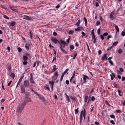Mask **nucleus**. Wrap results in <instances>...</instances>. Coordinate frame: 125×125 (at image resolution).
I'll return each instance as SVG.
<instances>
[{
  "instance_id": "obj_1",
  "label": "nucleus",
  "mask_w": 125,
  "mask_h": 125,
  "mask_svg": "<svg viewBox=\"0 0 125 125\" xmlns=\"http://www.w3.org/2000/svg\"><path fill=\"white\" fill-rule=\"evenodd\" d=\"M25 103H22L19 105L17 107L16 111L18 113H21L24 109V107L25 106Z\"/></svg>"
},
{
  "instance_id": "obj_2",
  "label": "nucleus",
  "mask_w": 125,
  "mask_h": 125,
  "mask_svg": "<svg viewBox=\"0 0 125 125\" xmlns=\"http://www.w3.org/2000/svg\"><path fill=\"white\" fill-rule=\"evenodd\" d=\"M51 40L55 44H57L59 43V41L55 37H52L51 38Z\"/></svg>"
},
{
  "instance_id": "obj_3",
  "label": "nucleus",
  "mask_w": 125,
  "mask_h": 125,
  "mask_svg": "<svg viewBox=\"0 0 125 125\" xmlns=\"http://www.w3.org/2000/svg\"><path fill=\"white\" fill-rule=\"evenodd\" d=\"M23 84L24 86L25 87H29L30 85V83L29 81L28 80H25L24 81Z\"/></svg>"
},
{
  "instance_id": "obj_4",
  "label": "nucleus",
  "mask_w": 125,
  "mask_h": 125,
  "mask_svg": "<svg viewBox=\"0 0 125 125\" xmlns=\"http://www.w3.org/2000/svg\"><path fill=\"white\" fill-rule=\"evenodd\" d=\"M31 101V98L28 96L24 98V100L23 103H25V105L27 102H30Z\"/></svg>"
},
{
  "instance_id": "obj_5",
  "label": "nucleus",
  "mask_w": 125,
  "mask_h": 125,
  "mask_svg": "<svg viewBox=\"0 0 125 125\" xmlns=\"http://www.w3.org/2000/svg\"><path fill=\"white\" fill-rule=\"evenodd\" d=\"M83 76L84 77L83 78V83H85L86 82H87V81H86V80L87 79H88L89 80V77L87 75H83Z\"/></svg>"
},
{
  "instance_id": "obj_6",
  "label": "nucleus",
  "mask_w": 125,
  "mask_h": 125,
  "mask_svg": "<svg viewBox=\"0 0 125 125\" xmlns=\"http://www.w3.org/2000/svg\"><path fill=\"white\" fill-rule=\"evenodd\" d=\"M115 14V12L114 11H113L111 13L110 15V17L111 19L112 20H114L115 18L114 16V15Z\"/></svg>"
},
{
  "instance_id": "obj_7",
  "label": "nucleus",
  "mask_w": 125,
  "mask_h": 125,
  "mask_svg": "<svg viewBox=\"0 0 125 125\" xmlns=\"http://www.w3.org/2000/svg\"><path fill=\"white\" fill-rule=\"evenodd\" d=\"M92 39H93L94 40L93 41V42L94 43H95L96 42V40L97 37L95 36V35H92Z\"/></svg>"
},
{
  "instance_id": "obj_8",
  "label": "nucleus",
  "mask_w": 125,
  "mask_h": 125,
  "mask_svg": "<svg viewBox=\"0 0 125 125\" xmlns=\"http://www.w3.org/2000/svg\"><path fill=\"white\" fill-rule=\"evenodd\" d=\"M30 44L29 43H27L25 45V47L26 49L29 50L30 47Z\"/></svg>"
},
{
  "instance_id": "obj_9",
  "label": "nucleus",
  "mask_w": 125,
  "mask_h": 125,
  "mask_svg": "<svg viewBox=\"0 0 125 125\" xmlns=\"http://www.w3.org/2000/svg\"><path fill=\"white\" fill-rule=\"evenodd\" d=\"M106 54H105L102 57V60H107V58L106 56Z\"/></svg>"
},
{
  "instance_id": "obj_10",
  "label": "nucleus",
  "mask_w": 125,
  "mask_h": 125,
  "mask_svg": "<svg viewBox=\"0 0 125 125\" xmlns=\"http://www.w3.org/2000/svg\"><path fill=\"white\" fill-rule=\"evenodd\" d=\"M83 111H81V114L80 115V122L81 123L83 120Z\"/></svg>"
},
{
  "instance_id": "obj_11",
  "label": "nucleus",
  "mask_w": 125,
  "mask_h": 125,
  "mask_svg": "<svg viewBox=\"0 0 125 125\" xmlns=\"http://www.w3.org/2000/svg\"><path fill=\"white\" fill-rule=\"evenodd\" d=\"M21 93H23L25 91L24 87L23 86H22L21 87Z\"/></svg>"
},
{
  "instance_id": "obj_12",
  "label": "nucleus",
  "mask_w": 125,
  "mask_h": 125,
  "mask_svg": "<svg viewBox=\"0 0 125 125\" xmlns=\"http://www.w3.org/2000/svg\"><path fill=\"white\" fill-rule=\"evenodd\" d=\"M30 80L31 83H33L34 84L35 83V82L33 80V77L32 75H31V76Z\"/></svg>"
},
{
  "instance_id": "obj_13",
  "label": "nucleus",
  "mask_w": 125,
  "mask_h": 125,
  "mask_svg": "<svg viewBox=\"0 0 125 125\" xmlns=\"http://www.w3.org/2000/svg\"><path fill=\"white\" fill-rule=\"evenodd\" d=\"M83 29V27H78L77 29H75V31H79L80 30H82Z\"/></svg>"
},
{
  "instance_id": "obj_14",
  "label": "nucleus",
  "mask_w": 125,
  "mask_h": 125,
  "mask_svg": "<svg viewBox=\"0 0 125 125\" xmlns=\"http://www.w3.org/2000/svg\"><path fill=\"white\" fill-rule=\"evenodd\" d=\"M22 59L24 61H26L28 60V57L24 55Z\"/></svg>"
},
{
  "instance_id": "obj_15",
  "label": "nucleus",
  "mask_w": 125,
  "mask_h": 125,
  "mask_svg": "<svg viewBox=\"0 0 125 125\" xmlns=\"http://www.w3.org/2000/svg\"><path fill=\"white\" fill-rule=\"evenodd\" d=\"M59 43L60 45H61V44L65 45L66 44V43L65 42L62 40H61L60 42H59Z\"/></svg>"
},
{
  "instance_id": "obj_16",
  "label": "nucleus",
  "mask_w": 125,
  "mask_h": 125,
  "mask_svg": "<svg viewBox=\"0 0 125 125\" xmlns=\"http://www.w3.org/2000/svg\"><path fill=\"white\" fill-rule=\"evenodd\" d=\"M39 99L41 100H42V101H45V99L44 97L42 96H41L40 95V96H39Z\"/></svg>"
},
{
  "instance_id": "obj_17",
  "label": "nucleus",
  "mask_w": 125,
  "mask_h": 125,
  "mask_svg": "<svg viewBox=\"0 0 125 125\" xmlns=\"http://www.w3.org/2000/svg\"><path fill=\"white\" fill-rule=\"evenodd\" d=\"M31 17L28 16V17H24L23 18V19L24 20H32L30 18Z\"/></svg>"
},
{
  "instance_id": "obj_18",
  "label": "nucleus",
  "mask_w": 125,
  "mask_h": 125,
  "mask_svg": "<svg viewBox=\"0 0 125 125\" xmlns=\"http://www.w3.org/2000/svg\"><path fill=\"white\" fill-rule=\"evenodd\" d=\"M23 93L25 94V95L26 96V97L30 95V93L28 92L25 91Z\"/></svg>"
},
{
  "instance_id": "obj_19",
  "label": "nucleus",
  "mask_w": 125,
  "mask_h": 125,
  "mask_svg": "<svg viewBox=\"0 0 125 125\" xmlns=\"http://www.w3.org/2000/svg\"><path fill=\"white\" fill-rule=\"evenodd\" d=\"M10 76L13 79H14L15 77V75L13 73H12L10 75Z\"/></svg>"
},
{
  "instance_id": "obj_20",
  "label": "nucleus",
  "mask_w": 125,
  "mask_h": 125,
  "mask_svg": "<svg viewBox=\"0 0 125 125\" xmlns=\"http://www.w3.org/2000/svg\"><path fill=\"white\" fill-rule=\"evenodd\" d=\"M65 95L66 97V98L67 99V100L68 102H69L70 101V98L69 96H68L66 94H65Z\"/></svg>"
},
{
  "instance_id": "obj_21",
  "label": "nucleus",
  "mask_w": 125,
  "mask_h": 125,
  "mask_svg": "<svg viewBox=\"0 0 125 125\" xmlns=\"http://www.w3.org/2000/svg\"><path fill=\"white\" fill-rule=\"evenodd\" d=\"M24 55L25 56H26L27 57H31V56L29 53H25Z\"/></svg>"
},
{
  "instance_id": "obj_22",
  "label": "nucleus",
  "mask_w": 125,
  "mask_h": 125,
  "mask_svg": "<svg viewBox=\"0 0 125 125\" xmlns=\"http://www.w3.org/2000/svg\"><path fill=\"white\" fill-rule=\"evenodd\" d=\"M84 21H85V25L86 26H87V20L86 19L85 17H84Z\"/></svg>"
},
{
  "instance_id": "obj_23",
  "label": "nucleus",
  "mask_w": 125,
  "mask_h": 125,
  "mask_svg": "<svg viewBox=\"0 0 125 125\" xmlns=\"http://www.w3.org/2000/svg\"><path fill=\"white\" fill-rule=\"evenodd\" d=\"M56 66L55 65H54L53 66V70L52 72H54L58 69V68H56Z\"/></svg>"
},
{
  "instance_id": "obj_24",
  "label": "nucleus",
  "mask_w": 125,
  "mask_h": 125,
  "mask_svg": "<svg viewBox=\"0 0 125 125\" xmlns=\"http://www.w3.org/2000/svg\"><path fill=\"white\" fill-rule=\"evenodd\" d=\"M55 82H54L53 81H49V84H51L52 86L53 85Z\"/></svg>"
},
{
  "instance_id": "obj_25",
  "label": "nucleus",
  "mask_w": 125,
  "mask_h": 125,
  "mask_svg": "<svg viewBox=\"0 0 125 125\" xmlns=\"http://www.w3.org/2000/svg\"><path fill=\"white\" fill-rule=\"evenodd\" d=\"M80 23V20H78V22L75 25H77V26H79V24Z\"/></svg>"
},
{
  "instance_id": "obj_26",
  "label": "nucleus",
  "mask_w": 125,
  "mask_h": 125,
  "mask_svg": "<svg viewBox=\"0 0 125 125\" xmlns=\"http://www.w3.org/2000/svg\"><path fill=\"white\" fill-rule=\"evenodd\" d=\"M118 43V42H116L113 43L112 46V47H113L115 46H116L117 44Z\"/></svg>"
},
{
  "instance_id": "obj_27",
  "label": "nucleus",
  "mask_w": 125,
  "mask_h": 125,
  "mask_svg": "<svg viewBox=\"0 0 125 125\" xmlns=\"http://www.w3.org/2000/svg\"><path fill=\"white\" fill-rule=\"evenodd\" d=\"M115 29L116 30V31H117L118 32H119V29L117 26L115 25Z\"/></svg>"
},
{
  "instance_id": "obj_28",
  "label": "nucleus",
  "mask_w": 125,
  "mask_h": 125,
  "mask_svg": "<svg viewBox=\"0 0 125 125\" xmlns=\"http://www.w3.org/2000/svg\"><path fill=\"white\" fill-rule=\"evenodd\" d=\"M60 48L61 49L62 52H63L66 54H67V52H66L65 51V50L63 49L62 48H61V47H60Z\"/></svg>"
},
{
  "instance_id": "obj_29",
  "label": "nucleus",
  "mask_w": 125,
  "mask_h": 125,
  "mask_svg": "<svg viewBox=\"0 0 125 125\" xmlns=\"http://www.w3.org/2000/svg\"><path fill=\"white\" fill-rule=\"evenodd\" d=\"M15 24V22H11L10 24V26H14Z\"/></svg>"
},
{
  "instance_id": "obj_30",
  "label": "nucleus",
  "mask_w": 125,
  "mask_h": 125,
  "mask_svg": "<svg viewBox=\"0 0 125 125\" xmlns=\"http://www.w3.org/2000/svg\"><path fill=\"white\" fill-rule=\"evenodd\" d=\"M74 111L75 114H77L79 112L78 108H77V109H75Z\"/></svg>"
},
{
  "instance_id": "obj_31",
  "label": "nucleus",
  "mask_w": 125,
  "mask_h": 125,
  "mask_svg": "<svg viewBox=\"0 0 125 125\" xmlns=\"http://www.w3.org/2000/svg\"><path fill=\"white\" fill-rule=\"evenodd\" d=\"M88 96H87L86 95L84 98L85 102V103H86V102H87V100L88 99Z\"/></svg>"
},
{
  "instance_id": "obj_32",
  "label": "nucleus",
  "mask_w": 125,
  "mask_h": 125,
  "mask_svg": "<svg viewBox=\"0 0 125 125\" xmlns=\"http://www.w3.org/2000/svg\"><path fill=\"white\" fill-rule=\"evenodd\" d=\"M77 55V53H74L73 54V59H75Z\"/></svg>"
},
{
  "instance_id": "obj_33",
  "label": "nucleus",
  "mask_w": 125,
  "mask_h": 125,
  "mask_svg": "<svg viewBox=\"0 0 125 125\" xmlns=\"http://www.w3.org/2000/svg\"><path fill=\"white\" fill-rule=\"evenodd\" d=\"M122 52L123 51L121 49H119L118 50V52L119 54H121Z\"/></svg>"
},
{
  "instance_id": "obj_34",
  "label": "nucleus",
  "mask_w": 125,
  "mask_h": 125,
  "mask_svg": "<svg viewBox=\"0 0 125 125\" xmlns=\"http://www.w3.org/2000/svg\"><path fill=\"white\" fill-rule=\"evenodd\" d=\"M3 17L9 20V17L6 15H3Z\"/></svg>"
},
{
  "instance_id": "obj_35",
  "label": "nucleus",
  "mask_w": 125,
  "mask_h": 125,
  "mask_svg": "<svg viewBox=\"0 0 125 125\" xmlns=\"http://www.w3.org/2000/svg\"><path fill=\"white\" fill-rule=\"evenodd\" d=\"M100 23V22L99 21H97L96 22V25L97 26L99 25Z\"/></svg>"
},
{
  "instance_id": "obj_36",
  "label": "nucleus",
  "mask_w": 125,
  "mask_h": 125,
  "mask_svg": "<svg viewBox=\"0 0 125 125\" xmlns=\"http://www.w3.org/2000/svg\"><path fill=\"white\" fill-rule=\"evenodd\" d=\"M121 34L123 36H124L125 35V31H122L121 33Z\"/></svg>"
},
{
  "instance_id": "obj_37",
  "label": "nucleus",
  "mask_w": 125,
  "mask_h": 125,
  "mask_svg": "<svg viewBox=\"0 0 125 125\" xmlns=\"http://www.w3.org/2000/svg\"><path fill=\"white\" fill-rule=\"evenodd\" d=\"M100 28H99L97 31V33L98 35H99L100 33Z\"/></svg>"
},
{
  "instance_id": "obj_38",
  "label": "nucleus",
  "mask_w": 125,
  "mask_h": 125,
  "mask_svg": "<svg viewBox=\"0 0 125 125\" xmlns=\"http://www.w3.org/2000/svg\"><path fill=\"white\" fill-rule=\"evenodd\" d=\"M74 31H70L69 32V34H73V33Z\"/></svg>"
},
{
  "instance_id": "obj_39",
  "label": "nucleus",
  "mask_w": 125,
  "mask_h": 125,
  "mask_svg": "<svg viewBox=\"0 0 125 125\" xmlns=\"http://www.w3.org/2000/svg\"><path fill=\"white\" fill-rule=\"evenodd\" d=\"M18 50L19 52H21V51L22 50L21 48L20 47H18Z\"/></svg>"
},
{
  "instance_id": "obj_40",
  "label": "nucleus",
  "mask_w": 125,
  "mask_h": 125,
  "mask_svg": "<svg viewBox=\"0 0 125 125\" xmlns=\"http://www.w3.org/2000/svg\"><path fill=\"white\" fill-rule=\"evenodd\" d=\"M75 76V75H73L72 77H71V78L70 80V82L74 78Z\"/></svg>"
},
{
  "instance_id": "obj_41",
  "label": "nucleus",
  "mask_w": 125,
  "mask_h": 125,
  "mask_svg": "<svg viewBox=\"0 0 125 125\" xmlns=\"http://www.w3.org/2000/svg\"><path fill=\"white\" fill-rule=\"evenodd\" d=\"M105 103L107 105H108V106H111V105L109 104L108 101L106 100L105 101Z\"/></svg>"
},
{
  "instance_id": "obj_42",
  "label": "nucleus",
  "mask_w": 125,
  "mask_h": 125,
  "mask_svg": "<svg viewBox=\"0 0 125 125\" xmlns=\"http://www.w3.org/2000/svg\"><path fill=\"white\" fill-rule=\"evenodd\" d=\"M110 117L113 118H115V116L114 115H112L110 116Z\"/></svg>"
},
{
  "instance_id": "obj_43",
  "label": "nucleus",
  "mask_w": 125,
  "mask_h": 125,
  "mask_svg": "<svg viewBox=\"0 0 125 125\" xmlns=\"http://www.w3.org/2000/svg\"><path fill=\"white\" fill-rule=\"evenodd\" d=\"M54 75L55 76H58V72L57 71L55 73Z\"/></svg>"
},
{
  "instance_id": "obj_44",
  "label": "nucleus",
  "mask_w": 125,
  "mask_h": 125,
  "mask_svg": "<svg viewBox=\"0 0 125 125\" xmlns=\"http://www.w3.org/2000/svg\"><path fill=\"white\" fill-rule=\"evenodd\" d=\"M53 35L55 36H56L57 35V33L55 31H54L53 33Z\"/></svg>"
},
{
  "instance_id": "obj_45",
  "label": "nucleus",
  "mask_w": 125,
  "mask_h": 125,
  "mask_svg": "<svg viewBox=\"0 0 125 125\" xmlns=\"http://www.w3.org/2000/svg\"><path fill=\"white\" fill-rule=\"evenodd\" d=\"M108 35V33L106 32L104 33L103 35L104 36H107Z\"/></svg>"
},
{
  "instance_id": "obj_46",
  "label": "nucleus",
  "mask_w": 125,
  "mask_h": 125,
  "mask_svg": "<svg viewBox=\"0 0 125 125\" xmlns=\"http://www.w3.org/2000/svg\"><path fill=\"white\" fill-rule=\"evenodd\" d=\"M113 85L116 88H117L118 87V86L115 83H114Z\"/></svg>"
},
{
  "instance_id": "obj_47",
  "label": "nucleus",
  "mask_w": 125,
  "mask_h": 125,
  "mask_svg": "<svg viewBox=\"0 0 125 125\" xmlns=\"http://www.w3.org/2000/svg\"><path fill=\"white\" fill-rule=\"evenodd\" d=\"M113 47L112 46L108 47L107 49V51H108L109 50L111 49Z\"/></svg>"
},
{
  "instance_id": "obj_48",
  "label": "nucleus",
  "mask_w": 125,
  "mask_h": 125,
  "mask_svg": "<svg viewBox=\"0 0 125 125\" xmlns=\"http://www.w3.org/2000/svg\"><path fill=\"white\" fill-rule=\"evenodd\" d=\"M109 63L111 64L112 65H114V64L112 62V61H109Z\"/></svg>"
},
{
  "instance_id": "obj_49",
  "label": "nucleus",
  "mask_w": 125,
  "mask_h": 125,
  "mask_svg": "<svg viewBox=\"0 0 125 125\" xmlns=\"http://www.w3.org/2000/svg\"><path fill=\"white\" fill-rule=\"evenodd\" d=\"M110 122L111 123H112L113 125H114L115 124V123L113 120H111Z\"/></svg>"
},
{
  "instance_id": "obj_50",
  "label": "nucleus",
  "mask_w": 125,
  "mask_h": 125,
  "mask_svg": "<svg viewBox=\"0 0 125 125\" xmlns=\"http://www.w3.org/2000/svg\"><path fill=\"white\" fill-rule=\"evenodd\" d=\"M28 62L27 61H25L23 62V63L24 65H26L27 64Z\"/></svg>"
},
{
  "instance_id": "obj_51",
  "label": "nucleus",
  "mask_w": 125,
  "mask_h": 125,
  "mask_svg": "<svg viewBox=\"0 0 125 125\" xmlns=\"http://www.w3.org/2000/svg\"><path fill=\"white\" fill-rule=\"evenodd\" d=\"M69 69H66V70L64 71V73H65V74L67 73V72L68 71Z\"/></svg>"
},
{
  "instance_id": "obj_52",
  "label": "nucleus",
  "mask_w": 125,
  "mask_h": 125,
  "mask_svg": "<svg viewBox=\"0 0 125 125\" xmlns=\"http://www.w3.org/2000/svg\"><path fill=\"white\" fill-rule=\"evenodd\" d=\"M11 10L14 11L16 12H18V11H16V10L15 9L13 8V9H11Z\"/></svg>"
},
{
  "instance_id": "obj_53",
  "label": "nucleus",
  "mask_w": 125,
  "mask_h": 125,
  "mask_svg": "<svg viewBox=\"0 0 125 125\" xmlns=\"http://www.w3.org/2000/svg\"><path fill=\"white\" fill-rule=\"evenodd\" d=\"M100 37L102 40H103L104 39V36L103 35H100Z\"/></svg>"
},
{
  "instance_id": "obj_54",
  "label": "nucleus",
  "mask_w": 125,
  "mask_h": 125,
  "mask_svg": "<svg viewBox=\"0 0 125 125\" xmlns=\"http://www.w3.org/2000/svg\"><path fill=\"white\" fill-rule=\"evenodd\" d=\"M94 30L93 29V30H92L91 31V34H92V35H95L94 33Z\"/></svg>"
},
{
  "instance_id": "obj_55",
  "label": "nucleus",
  "mask_w": 125,
  "mask_h": 125,
  "mask_svg": "<svg viewBox=\"0 0 125 125\" xmlns=\"http://www.w3.org/2000/svg\"><path fill=\"white\" fill-rule=\"evenodd\" d=\"M45 88L46 89H47L48 91L50 90V88L49 87H48L47 86H46L45 87Z\"/></svg>"
},
{
  "instance_id": "obj_56",
  "label": "nucleus",
  "mask_w": 125,
  "mask_h": 125,
  "mask_svg": "<svg viewBox=\"0 0 125 125\" xmlns=\"http://www.w3.org/2000/svg\"><path fill=\"white\" fill-rule=\"evenodd\" d=\"M65 83H66L67 84V85L69 83V81L68 80H66V81Z\"/></svg>"
},
{
  "instance_id": "obj_57",
  "label": "nucleus",
  "mask_w": 125,
  "mask_h": 125,
  "mask_svg": "<svg viewBox=\"0 0 125 125\" xmlns=\"http://www.w3.org/2000/svg\"><path fill=\"white\" fill-rule=\"evenodd\" d=\"M70 48L72 49H74V46L73 45H71L70 46Z\"/></svg>"
},
{
  "instance_id": "obj_58",
  "label": "nucleus",
  "mask_w": 125,
  "mask_h": 125,
  "mask_svg": "<svg viewBox=\"0 0 125 125\" xmlns=\"http://www.w3.org/2000/svg\"><path fill=\"white\" fill-rule=\"evenodd\" d=\"M70 40V37L69 38H68L67 40H66V42L68 43H69V41Z\"/></svg>"
},
{
  "instance_id": "obj_59",
  "label": "nucleus",
  "mask_w": 125,
  "mask_h": 125,
  "mask_svg": "<svg viewBox=\"0 0 125 125\" xmlns=\"http://www.w3.org/2000/svg\"><path fill=\"white\" fill-rule=\"evenodd\" d=\"M120 71L122 72H124V70L123 68H120L119 69Z\"/></svg>"
},
{
  "instance_id": "obj_60",
  "label": "nucleus",
  "mask_w": 125,
  "mask_h": 125,
  "mask_svg": "<svg viewBox=\"0 0 125 125\" xmlns=\"http://www.w3.org/2000/svg\"><path fill=\"white\" fill-rule=\"evenodd\" d=\"M56 56L55 55L53 57V60H54L55 61H56Z\"/></svg>"
},
{
  "instance_id": "obj_61",
  "label": "nucleus",
  "mask_w": 125,
  "mask_h": 125,
  "mask_svg": "<svg viewBox=\"0 0 125 125\" xmlns=\"http://www.w3.org/2000/svg\"><path fill=\"white\" fill-rule=\"evenodd\" d=\"M118 93L119 95L120 96H121V95L120 94V93L121 92V91L119 90H118Z\"/></svg>"
},
{
  "instance_id": "obj_62",
  "label": "nucleus",
  "mask_w": 125,
  "mask_h": 125,
  "mask_svg": "<svg viewBox=\"0 0 125 125\" xmlns=\"http://www.w3.org/2000/svg\"><path fill=\"white\" fill-rule=\"evenodd\" d=\"M12 82V81H10V82L8 83L7 85L8 86H10Z\"/></svg>"
},
{
  "instance_id": "obj_63",
  "label": "nucleus",
  "mask_w": 125,
  "mask_h": 125,
  "mask_svg": "<svg viewBox=\"0 0 125 125\" xmlns=\"http://www.w3.org/2000/svg\"><path fill=\"white\" fill-rule=\"evenodd\" d=\"M7 50L10 51V47L9 46H8L7 47Z\"/></svg>"
},
{
  "instance_id": "obj_64",
  "label": "nucleus",
  "mask_w": 125,
  "mask_h": 125,
  "mask_svg": "<svg viewBox=\"0 0 125 125\" xmlns=\"http://www.w3.org/2000/svg\"><path fill=\"white\" fill-rule=\"evenodd\" d=\"M94 123L95 125H99V122L97 121H95L94 122Z\"/></svg>"
}]
</instances>
